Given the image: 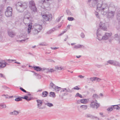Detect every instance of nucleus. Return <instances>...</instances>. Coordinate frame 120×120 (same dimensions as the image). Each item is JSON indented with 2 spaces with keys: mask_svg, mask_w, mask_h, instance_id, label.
I'll return each mask as SVG.
<instances>
[{
  "mask_svg": "<svg viewBox=\"0 0 120 120\" xmlns=\"http://www.w3.org/2000/svg\"><path fill=\"white\" fill-rule=\"evenodd\" d=\"M49 15H43L42 16L43 17L44 19L46 21H48L49 19Z\"/></svg>",
  "mask_w": 120,
  "mask_h": 120,
  "instance_id": "obj_15",
  "label": "nucleus"
},
{
  "mask_svg": "<svg viewBox=\"0 0 120 120\" xmlns=\"http://www.w3.org/2000/svg\"><path fill=\"white\" fill-rule=\"evenodd\" d=\"M97 117L96 116L91 115L90 118L92 119H95Z\"/></svg>",
  "mask_w": 120,
  "mask_h": 120,
  "instance_id": "obj_56",
  "label": "nucleus"
},
{
  "mask_svg": "<svg viewBox=\"0 0 120 120\" xmlns=\"http://www.w3.org/2000/svg\"><path fill=\"white\" fill-rule=\"evenodd\" d=\"M100 11L101 12V14L103 15H106L109 11V8H107L105 9L104 8L102 9H99Z\"/></svg>",
  "mask_w": 120,
  "mask_h": 120,
  "instance_id": "obj_5",
  "label": "nucleus"
},
{
  "mask_svg": "<svg viewBox=\"0 0 120 120\" xmlns=\"http://www.w3.org/2000/svg\"><path fill=\"white\" fill-rule=\"evenodd\" d=\"M98 2V0H94V2L92 3V6L91 7H94L95 4H97Z\"/></svg>",
  "mask_w": 120,
  "mask_h": 120,
  "instance_id": "obj_36",
  "label": "nucleus"
},
{
  "mask_svg": "<svg viewBox=\"0 0 120 120\" xmlns=\"http://www.w3.org/2000/svg\"><path fill=\"white\" fill-rule=\"evenodd\" d=\"M81 37L82 38H84L85 37V35L83 33H82L80 34Z\"/></svg>",
  "mask_w": 120,
  "mask_h": 120,
  "instance_id": "obj_57",
  "label": "nucleus"
},
{
  "mask_svg": "<svg viewBox=\"0 0 120 120\" xmlns=\"http://www.w3.org/2000/svg\"><path fill=\"white\" fill-rule=\"evenodd\" d=\"M41 71H43L44 70H47H47L48 69L47 68H41Z\"/></svg>",
  "mask_w": 120,
  "mask_h": 120,
  "instance_id": "obj_54",
  "label": "nucleus"
},
{
  "mask_svg": "<svg viewBox=\"0 0 120 120\" xmlns=\"http://www.w3.org/2000/svg\"><path fill=\"white\" fill-rule=\"evenodd\" d=\"M80 101L82 103L86 104L87 102V100L86 99H82L80 100Z\"/></svg>",
  "mask_w": 120,
  "mask_h": 120,
  "instance_id": "obj_38",
  "label": "nucleus"
},
{
  "mask_svg": "<svg viewBox=\"0 0 120 120\" xmlns=\"http://www.w3.org/2000/svg\"><path fill=\"white\" fill-rule=\"evenodd\" d=\"M0 77H3L5 79L6 78L5 77V76L3 75V74L2 73H0Z\"/></svg>",
  "mask_w": 120,
  "mask_h": 120,
  "instance_id": "obj_61",
  "label": "nucleus"
},
{
  "mask_svg": "<svg viewBox=\"0 0 120 120\" xmlns=\"http://www.w3.org/2000/svg\"><path fill=\"white\" fill-rule=\"evenodd\" d=\"M91 115H92L90 114H87L86 115V117H87L90 118Z\"/></svg>",
  "mask_w": 120,
  "mask_h": 120,
  "instance_id": "obj_64",
  "label": "nucleus"
},
{
  "mask_svg": "<svg viewBox=\"0 0 120 120\" xmlns=\"http://www.w3.org/2000/svg\"><path fill=\"white\" fill-rule=\"evenodd\" d=\"M66 32V31H63V32H62L60 34H59L58 36H60L62 35L63 34H64V33H65Z\"/></svg>",
  "mask_w": 120,
  "mask_h": 120,
  "instance_id": "obj_59",
  "label": "nucleus"
},
{
  "mask_svg": "<svg viewBox=\"0 0 120 120\" xmlns=\"http://www.w3.org/2000/svg\"><path fill=\"white\" fill-rule=\"evenodd\" d=\"M102 3L100 4H98L97 6V8H100V9H101V7H102Z\"/></svg>",
  "mask_w": 120,
  "mask_h": 120,
  "instance_id": "obj_44",
  "label": "nucleus"
},
{
  "mask_svg": "<svg viewBox=\"0 0 120 120\" xmlns=\"http://www.w3.org/2000/svg\"><path fill=\"white\" fill-rule=\"evenodd\" d=\"M61 25L57 26L56 27L53 28L51 30H53V29H54L55 30H57L59 29L61 27Z\"/></svg>",
  "mask_w": 120,
  "mask_h": 120,
  "instance_id": "obj_30",
  "label": "nucleus"
},
{
  "mask_svg": "<svg viewBox=\"0 0 120 120\" xmlns=\"http://www.w3.org/2000/svg\"><path fill=\"white\" fill-rule=\"evenodd\" d=\"M19 114V112L16 110H14L13 112H10L9 114L10 115L17 116Z\"/></svg>",
  "mask_w": 120,
  "mask_h": 120,
  "instance_id": "obj_14",
  "label": "nucleus"
},
{
  "mask_svg": "<svg viewBox=\"0 0 120 120\" xmlns=\"http://www.w3.org/2000/svg\"><path fill=\"white\" fill-rule=\"evenodd\" d=\"M56 70L54 69H48L47 70V72H53L54 71H55Z\"/></svg>",
  "mask_w": 120,
  "mask_h": 120,
  "instance_id": "obj_45",
  "label": "nucleus"
},
{
  "mask_svg": "<svg viewBox=\"0 0 120 120\" xmlns=\"http://www.w3.org/2000/svg\"><path fill=\"white\" fill-rule=\"evenodd\" d=\"M73 89L75 90H79L80 89V88H79L78 86H75V87L73 88H72Z\"/></svg>",
  "mask_w": 120,
  "mask_h": 120,
  "instance_id": "obj_50",
  "label": "nucleus"
},
{
  "mask_svg": "<svg viewBox=\"0 0 120 120\" xmlns=\"http://www.w3.org/2000/svg\"><path fill=\"white\" fill-rule=\"evenodd\" d=\"M20 5L21 6V8H22L24 9L26 8L27 7V4L25 3L22 4Z\"/></svg>",
  "mask_w": 120,
  "mask_h": 120,
  "instance_id": "obj_23",
  "label": "nucleus"
},
{
  "mask_svg": "<svg viewBox=\"0 0 120 120\" xmlns=\"http://www.w3.org/2000/svg\"><path fill=\"white\" fill-rule=\"evenodd\" d=\"M39 45L40 46H46L48 45L45 42H44L41 43L39 44Z\"/></svg>",
  "mask_w": 120,
  "mask_h": 120,
  "instance_id": "obj_43",
  "label": "nucleus"
},
{
  "mask_svg": "<svg viewBox=\"0 0 120 120\" xmlns=\"http://www.w3.org/2000/svg\"><path fill=\"white\" fill-rule=\"evenodd\" d=\"M34 69L38 71H41V67L39 66H36L34 67Z\"/></svg>",
  "mask_w": 120,
  "mask_h": 120,
  "instance_id": "obj_20",
  "label": "nucleus"
},
{
  "mask_svg": "<svg viewBox=\"0 0 120 120\" xmlns=\"http://www.w3.org/2000/svg\"><path fill=\"white\" fill-rule=\"evenodd\" d=\"M37 101L38 103V107L39 109H42L43 108L40 107L42 105V102L41 100H37Z\"/></svg>",
  "mask_w": 120,
  "mask_h": 120,
  "instance_id": "obj_11",
  "label": "nucleus"
},
{
  "mask_svg": "<svg viewBox=\"0 0 120 120\" xmlns=\"http://www.w3.org/2000/svg\"><path fill=\"white\" fill-rule=\"evenodd\" d=\"M96 35L97 38L99 40H101L102 39V36L101 35L100 30H97Z\"/></svg>",
  "mask_w": 120,
  "mask_h": 120,
  "instance_id": "obj_9",
  "label": "nucleus"
},
{
  "mask_svg": "<svg viewBox=\"0 0 120 120\" xmlns=\"http://www.w3.org/2000/svg\"><path fill=\"white\" fill-rule=\"evenodd\" d=\"M98 97V95L97 94H94L93 96V98H97Z\"/></svg>",
  "mask_w": 120,
  "mask_h": 120,
  "instance_id": "obj_58",
  "label": "nucleus"
},
{
  "mask_svg": "<svg viewBox=\"0 0 120 120\" xmlns=\"http://www.w3.org/2000/svg\"><path fill=\"white\" fill-rule=\"evenodd\" d=\"M113 106H112V105L110 107H109L107 109V110L109 112H111L112 111V110L113 109Z\"/></svg>",
  "mask_w": 120,
  "mask_h": 120,
  "instance_id": "obj_37",
  "label": "nucleus"
},
{
  "mask_svg": "<svg viewBox=\"0 0 120 120\" xmlns=\"http://www.w3.org/2000/svg\"><path fill=\"white\" fill-rule=\"evenodd\" d=\"M78 96L80 98H82V96L81 94H80L79 93H77L75 95V97H78Z\"/></svg>",
  "mask_w": 120,
  "mask_h": 120,
  "instance_id": "obj_48",
  "label": "nucleus"
},
{
  "mask_svg": "<svg viewBox=\"0 0 120 120\" xmlns=\"http://www.w3.org/2000/svg\"><path fill=\"white\" fill-rule=\"evenodd\" d=\"M8 36L11 38L15 37L16 35V33L13 30H8Z\"/></svg>",
  "mask_w": 120,
  "mask_h": 120,
  "instance_id": "obj_8",
  "label": "nucleus"
},
{
  "mask_svg": "<svg viewBox=\"0 0 120 120\" xmlns=\"http://www.w3.org/2000/svg\"><path fill=\"white\" fill-rule=\"evenodd\" d=\"M5 67V65L4 64L3 61L0 62V69L4 68Z\"/></svg>",
  "mask_w": 120,
  "mask_h": 120,
  "instance_id": "obj_25",
  "label": "nucleus"
},
{
  "mask_svg": "<svg viewBox=\"0 0 120 120\" xmlns=\"http://www.w3.org/2000/svg\"><path fill=\"white\" fill-rule=\"evenodd\" d=\"M48 94V92L46 91L43 92L42 93V96L44 97H45L47 96Z\"/></svg>",
  "mask_w": 120,
  "mask_h": 120,
  "instance_id": "obj_28",
  "label": "nucleus"
},
{
  "mask_svg": "<svg viewBox=\"0 0 120 120\" xmlns=\"http://www.w3.org/2000/svg\"><path fill=\"white\" fill-rule=\"evenodd\" d=\"M114 38L115 40L117 41L118 43L120 44V36L118 35L117 34H115L114 36Z\"/></svg>",
  "mask_w": 120,
  "mask_h": 120,
  "instance_id": "obj_13",
  "label": "nucleus"
},
{
  "mask_svg": "<svg viewBox=\"0 0 120 120\" xmlns=\"http://www.w3.org/2000/svg\"><path fill=\"white\" fill-rule=\"evenodd\" d=\"M107 27L105 25V23L101 22L99 24V29L103 30H106Z\"/></svg>",
  "mask_w": 120,
  "mask_h": 120,
  "instance_id": "obj_4",
  "label": "nucleus"
},
{
  "mask_svg": "<svg viewBox=\"0 0 120 120\" xmlns=\"http://www.w3.org/2000/svg\"><path fill=\"white\" fill-rule=\"evenodd\" d=\"M84 46L83 45H81L79 44L78 45H75L73 48L77 49L79 48H80L81 47L84 48Z\"/></svg>",
  "mask_w": 120,
  "mask_h": 120,
  "instance_id": "obj_16",
  "label": "nucleus"
},
{
  "mask_svg": "<svg viewBox=\"0 0 120 120\" xmlns=\"http://www.w3.org/2000/svg\"><path fill=\"white\" fill-rule=\"evenodd\" d=\"M40 32V31H38V30H31V33L33 35H36Z\"/></svg>",
  "mask_w": 120,
  "mask_h": 120,
  "instance_id": "obj_29",
  "label": "nucleus"
},
{
  "mask_svg": "<svg viewBox=\"0 0 120 120\" xmlns=\"http://www.w3.org/2000/svg\"><path fill=\"white\" fill-rule=\"evenodd\" d=\"M29 7L32 11L35 12L37 11V8L34 1L31 0L29 2Z\"/></svg>",
  "mask_w": 120,
  "mask_h": 120,
  "instance_id": "obj_1",
  "label": "nucleus"
},
{
  "mask_svg": "<svg viewBox=\"0 0 120 120\" xmlns=\"http://www.w3.org/2000/svg\"><path fill=\"white\" fill-rule=\"evenodd\" d=\"M15 100L16 101H22V97H19L18 98H15Z\"/></svg>",
  "mask_w": 120,
  "mask_h": 120,
  "instance_id": "obj_35",
  "label": "nucleus"
},
{
  "mask_svg": "<svg viewBox=\"0 0 120 120\" xmlns=\"http://www.w3.org/2000/svg\"><path fill=\"white\" fill-rule=\"evenodd\" d=\"M111 35L112 33H106L104 35L102 36V40H107L109 37L111 36Z\"/></svg>",
  "mask_w": 120,
  "mask_h": 120,
  "instance_id": "obj_7",
  "label": "nucleus"
},
{
  "mask_svg": "<svg viewBox=\"0 0 120 120\" xmlns=\"http://www.w3.org/2000/svg\"><path fill=\"white\" fill-rule=\"evenodd\" d=\"M45 105H47L49 107H51L53 106V105L52 104L49 102L45 103Z\"/></svg>",
  "mask_w": 120,
  "mask_h": 120,
  "instance_id": "obj_31",
  "label": "nucleus"
},
{
  "mask_svg": "<svg viewBox=\"0 0 120 120\" xmlns=\"http://www.w3.org/2000/svg\"><path fill=\"white\" fill-rule=\"evenodd\" d=\"M55 68L56 70H64V69L63 68H61L60 67H58V66H56L55 67Z\"/></svg>",
  "mask_w": 120,
  "mask_h": 120,
  "instance_id": "obj_33",
  "label": "nucleus"
},
{
  "mask_svg": "<svg viewBox=\"0 0 120 120\" xmlns=\"http://www.w3.org/2000/svg\"><path fill=\"white\" fill-rule=\"evenodd\" d=\"M56 86L52 82H51L50 84L49 88L50 89L52 88L54 89Z\"/></svg>",
  "mask_w": 120,
  "mask_h": 120,
  "instance_id": "obj_18",
  "label": "nucleus"
},
{
  "mask_svg": "<svg viewBox=\"0 0 120 120\" xmlns=\"http://www.w3.org/2000/svg\"><path fill=\"white\" fill-rule=\"evenodd\" d=\"M3 19L2 18V15H0V22H2L3 21Z\"/></svg>",
  "mask_w": 120,
  "mask_h": 120,
  "instance_id": "obj_62",
  "label": "nucleus"
},
{
  "mask_svg": "<svg viewBox=\"0 0 120 120\" xmlns=\"http://www.w3.org/2000/svg\"><path fill=\"white\" fill-rule=\"evenodd\" d=\"M116 18L119 22L120 21V11H118L117 13Z\"/></svg>",
  "mask_w": 120,
  "mask_h": 120,
  "instance_id": "obj_22",
  "label": "nucleus"
},
{
  "mask_svg": "<svg viewBox=\"0 0 120 120\" xmlns=\"http://www.w3.org/2000/svg\"><path fill=\"white\" fill-rule=\"evenodd\" d=\"M37 27L38 29L40 30H41L42 29V26L41 25H39L37 26Z\"/></svg>",
  "mask_w": 120,
  "mask_h": 120,
  "instance_id": "obj_47",
  "label": "nucleus"
},
{
  "mask_svg": "<svg viewBox=\"0 0 120 120\" xmlns=\"http://www.w3.org/2000/svg\"><path fill=\"white\" fill-rule=\"evenodd\" d=\"M95 14L96 16V17L98 18H100V17L99 16V13H98V12H95Z\"/></svg>",
  "mask_w": 120,
  "mask_h": 120,
  "instance_id": "obj_51",
  "label": "nucleus"
},
{
  "mask_svg": "<svg viewBox=\"0 0 120 120\" xmlns=\"http://www.w3.org/2000/svg\"><path fill=\"white\" fill-rule=\"evenodd\" d=\"M53 31L54 30H49L46 33V34H50L53 32Z\"/></svg>",
  "mask_w": 120,
  "mask_h": 120,
  "instance_id": "obj_52",
  "label": "nucleus"
},
{
  "mask_svg": "<svg viewBox=\"0 0 120 120\" xmlns=\"http://www.w3.org/2000/svg\"><path fill=\"white\" fill-rule=\"evenodd\" d=\"M2 87L5 90L9 88L8 87L5 86H2Z\"/></svg>",
  "mask_w": 120,
  "mask_h": 120,
  "instance_id": "obj_60",
  "label": "nucleus"
},
{
  "mask_svg": "<svg viewBox=\"0 0 120 120\" xmlns=\"http://www.w3.org/2000/svg\"><path fill=\"white\" fill-rule=\"evenodd\" d=\"M61 87L56 86L54 90L56 92H58L60 90H61Z\"/></svg>",
  "mask_w": 120,
  "mask_h": 120,
  "instance_id": "obj_27",
  "label": "nucleus"
},
{
  "mask_svg": "<svg viewBox=\"0 0 120 120\" xmlns=\"http://www.w3.org/2000/svg\"><path fill=\"white\" fill-rule=\"evenodd\" d=\"M118 105H120V104L117 105H112V106H113V108L114 109H116L117 110H119L120 109V107L118 106Z\"/></svg>",
  "mask_w": 120,
  "mask_h": 120,
  "instance_id": "obj_26",
  "label": "nucleus"
},
{
  "mask_svg": "<svg viewBox=\"0 0 120 120\" xmlns=\"http://www.w3.org/2000/svg\"><path fill=\"white\" fill-rule=\"evenodd\" d=\"M28 16H29V17H26V18H24V22H25V21H28V22H31L30 20L31 19V17L30 15Z\"/></svg>",
  "mask_w": 120,
  "mask_h": 120,
  "instance_id": "obj_19",
  "label": "nucleus"
},
{
  "mask_svg": "<svg viewBox=\"0 0 120 120\" xmlns=\"http://www.w3.org/2000/svg\"><path fill=\"white\" fill-rule=\"evenodd\" d=\"M107 8H109V7H108L107 4H106L105 3H102V7L101 9H102L103 8L105 9Z\"/></svg>",
  "mask_w": 120,
  "mask_h": 120,
  "instance_id": "obj_24",
  "label": "nucleus"
},
{
  "mask_svg": "<svg viewBox=\"0 0 120 120\" xmlns=\"http://www.w3.org/2000/svg\"><path fill=\"white\" fill-rule=\"evenodd\" d=\"M66 12L68 15H72L71 13L68 10H67L66 11Z\"/></svg>",
  "mask_w": 120,
  "mask_h": 120,
  "instance_id": "obj_49",
  "label": "nucleus"
},
{
  "mask_svg": "<svg viewBox=\"0 0 120 120\" xmlns=\"http://www.w3.org/2000/svg\"><path fill=\"white\" fill-rule=\"evenodd\" d=\"M97 117L96 116L91 115L90 118L92 119H95Z\"/></svg>",
  "mask_w": 120,
  "mask_h": 120,
  "instance_id": "obj_55",
  "label": "nucleus"
},
{
  "mask_svg": "<svg viewBox=\"0 0 120 120\" xmlns=\"http://www.w3.org/2000/svg\"><path fill=\"white\" fill-rule=\"evenodd\" d=\"M22 98L25 99L27 101H29L31 100V98H28V97L27 96H26L24 97H22Z\"/></svg>",
  "mask_w": 120,
  "mask_h": 120,
  "instance_id": "obj_21",
  "label": "nucleus"
},
{
  "mask_svg": "<svg viewBox=\"0 0 120 120\" xmlns=\"http://www.w3.org/2000/svg\"><path fill=\"white\" fill-rule=\"evenodd\" d=\"M114 60H109L107 61V62L109 63L110 64L113 65L114 63Z\"/></svg>",
  "mask_w": 120,
  "mask_h": 120,
  "instance_id": "obj_39",
  "label": "nucleus"
},
{
  "mask_svg": "<svg viewBox=\"0 0 120 120\" xmlns=\"http://www.w3.org/2000/svg\"><path fill=\"white\" fill-rule=\"evenodd\" d=\"M12 9L10 7H7L6 11L5 12V15L7 17H9L12 16Z\"/></svg>",
  "mask_w": 120,
  "mask_h": 120,
  "instance_id": "obj_3",
  "label": "nucleus"
},
{
  "mask_svg": "<svg viewBox=\"0 0 120 120\" xmlns=\"http://www.w3.org/2000/svg\"><path fill=\"white\" fill-rule=\"evenodd\" d=\"M114 12L111 11L110 12H108L107 15V17L109 18H112L114 16Z\"/></svg>",
  "mask_w": 120,
  "mask_h": 120,
  "instance_id": "obj_10",
  "label": "nucleus"
},
{
  "mask_svg": "<svg viewBox=\"0 0 120 120\" xmlns=\"http://www.w3.org/2000/svg\"><path fill=\"white\" fill-rule=\"evenodd\" d=\"M0 107H1V109L3 108H6V106L5 104H0Z\"/></svg>",
  "mask_w": 120,
  "mask_h": 120,
  "instance_id": "obj_46",
  "label": "nucleus"
},
{
  "mask_svg": "<svg viewBox=\"0 0 120 120\" xmlns=\"http://www.w3.org/2000/svg\"><path fill=\"white\" fill-rule=\"evenodd\" d=\"M78 77H79L80 78L82 79L84 77V76H82V75H80L78 76Z\"/></svg>",
  "mask_w": 120,
  "mask_h": 120,
  "instance_id": "obj_63",
  "label": "nucleus"
},
{
  "mask_svg": "<svg viewBox=\"0 0 120 120\" xmlns=\"http://www.w3.org/2000/svg\"><path fill=\"white\" fill-rule=\"evenodd\" d=\"M68 19L69 21H72L74 20L75 19L73 17H69L68 18Z\"/></svg>",
  "mask_w": 120,
  "mask_h": 120,
  "instance_id": "obj_41",
  "label": "nucleus"
},
{
  "mask_svg": "<svg viewBox=\"0 0 120 120\" xmlns=\"http://www.w3.org/2000/svg\"><path fill=\"white\" fill-rule=\"evenodd\" d=\"M113 65L120 67V63L114 60Z\"/></svg>",
  "mask_w": 120,
  "mask_h": 120,
  "instance_id": "obj_17",
  "label": "nucleus"
},
{
  "mask_svg": "<svg viewBox=\"0 0 120 120\" xmlns=\"http://www.w3.org/2000/svg\"><path fill=\"white\" fill-rule=\"evenodd\" d=\"M26 26H28L27 30H31L32 28V23L31 22L27 23H25Z\"/></svg>",
  "mask_w": 120,
  "mask_h": 120,
  "instance_id": "obj_12",
  "label": "nucleus"
},
{
  "mask_svg": "<svg viewBox=\"0 0 120 120\" xmlns=\"http://www.w3.org/2000/svg\"><path fill=\"white\" fill-rule=\"evenodd\" d=\"M87 107V106L86 105H83L80 106V108L83 109H86Z\"/></svg>",
  "mask_w": 120,
  "mask_h": 120,
  "instance_id": "obj_32",
  "label": "nucleus"
},
{
  "mask_svg": "<svg viewBox=\"0 0 120 120\" xmlns=\"http://www.w3.org/2000/svg\"><path fill=\"white\" fill-rule=\"evenodd\" d=\"M17 38L19 39V38L20 39L23 38V39L21 40H17V41L18 42H22L23 41H25L26 39H28V38H27L26 39L24 38H25L26 37H27V34L26 33H25L24 31L22 32V33L20 34V35H18L17 36Z\"/></svg>",
  "mask_w": 120,
  "mask_h": 120,
  "instance_id": "obj_2",
  "label": "nucleus"
},
{
  "mask_svg": "<svg viewBox=\"0 0 120 120\" xmlns=\"http://www.w3.org/2000/svg\"><path fill=\"white\" fill-rule=\"evenodd\" d=\"M97 77H91L90 78V79L92 82L96 80Z\"/></svg>",
  "mask_w": 120,
  "mask_h": 120,
  "instance_id": "obj_40",
  "label": "nucleus"
},
{
  "mask_svg": "<svg viewBox=\"0 0 120 120\" xmlns=\"http://www.w3.org/2000/svg\"><path fill=\"white\" fill-rule=\"evenodd\" d=\"M90 105L91 107L95 108L96 109L98 108L99 106V105L98 104L94 101H92L91 104H90Z\"/></svg>",
  "mask_w": 120,
  "mask_h": 120,
  "instance_id": "obj_6",
  "label": "nucleus"
},
{
  "mask_svg": "<svg viewBox=\"0 0 120 120\" xmlns=\"http://www.w3.org/2000/svg\"><path fill=\"white\" fill-rule=\"evenodd\" d=\"M72 92V90H70L69 88H67V90L66 91V92L70 93H71Z\"/></svg>",
  "mask_w": 120,
  "mask_h": 120,
  "instance_id": "obj_53",
  "label": "nucleus"
},
{
  "mask_svg": "<svg viewBox=\"0 0 120 120\" xmlns=\"http://www.w3.org/2000/svg\"><path fill=\"white\" fill-rule=\"evenodd\" d=\"M52 96L53 98H55V97L56 95L54 92H50L49 96L50 97H51Z\"/></svg>",
  "mask_w": 120,
  "mask_h": 120,
  "instance_id": "obj_34",
  "label": "nucleus"
},
{
  "mask_svg": "<svg viewBox=\"0 0 120 120\" xmlns=\"http://www.w3.org/2000/svg\"><path fill=\"white\" fill-rule=\"evenodd\" d=\"M20 89L21 91L26 93H29L27 91L22 87H20Z\"/></svg>",
  "mask_w": 120,
  "mask_h": 120,
  "instance_id": "obj_42",
  "label": "nucleus"
}]
</instances>
